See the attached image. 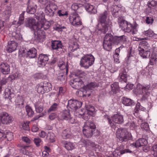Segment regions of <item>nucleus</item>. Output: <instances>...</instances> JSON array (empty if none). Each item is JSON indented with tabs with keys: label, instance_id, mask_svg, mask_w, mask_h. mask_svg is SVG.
I'll use <instances>...</instances> for the list:
<instances>
[{
	"label": "nucleus",
	"instance_id": "obj_1",
	"mask_svg": "<svg viewBox=\"0 0 157 157\" xmlns=\"http://www.w3.org/2000/svg\"><path fill=\"white\" fill-rule=\"evenodd\" d=\"M125 41L126 38L124 35L113 36L111 33H107L104 38L103 47L105 50L109 51L112 48V46L113 44H122Z\"/></svg>",
	"mask_w": 157,
	"mask_h": 157
},
{
	"label": "nucleus",
	"instance_id": "obj_2",
	"mask_svg": "<svg viewBox=\"0 0 157 157\" xmlns=\"http://www.w3.org/2000/svg\"><path fill=\"white\" fill-rule=\"evenodd\" d=\"M108 14V12L105 10L99 14L98 18V23L96 27L98 31L104 34L111 29V22L106 21Z\"/></svg>",
	"mask_w": 157,
	"mask_h": 157
},
{
	"label": "nucleus",
	"instance_id": "obj_3",
	"mask_svg": "<svg viewBox=\"0 0 157 157\" xmlns=\"http://www.w3.org/2000/svg\"><path fill=\"white\" fill-rule=\"evenodd\" d=\"M86 74L83 71L79 72L75 74V78L71 80L70 84L71 87L78 90L83 88L84 85L82 79L84 78Z\"/></svg>",
	"mask_w": 157,
	"mask_h": 157
},
{
	"label": "nucleus",
	"instance_id": "obj_4",
	"mask_svg": "<svg viewBox=\"0 0 157 157\" xmlns=\"http://www.w3.org/2000/svg\"><path fill=\"white\" fill-rule=\"evenodd\" d=\"M116 136L117 138L121 142H127L132 139L131 133L125 128H121L117 129Z\"/></svg>",
	"mask_w": 157,
	"mask_h": 157
},
{
	"label": "nucleus",
	"instance_id": "obj_5",
	"mask_svg": "<svg viewBox=\"0 0 157 157\" xmlns=\"http://www.w3.org/2000/svg\"><path fill=\"white\" fill-rule=\"evenodd\" d=\"M94 60L95 58L92 55H85L81 58L80 65L81 67L87 69L93 64Z\"/></svg>",
	"mask_w": 157,
	"mask_h": 157
},
{
	"label": "nucleus",
	"instance_id": "obj_6",
	"mask_svg": "<svg viewBox=\"0 0 157 157\" xmlns=\"http://www.w3.org/2000/svg\"><path fill=\"white\" fill-rule=\"evenodd\" d=\"M96 128V125L93 122H88L87 125L85 126V128L83 129V133L87 138L91 137L93 135L96 136V135H94Z\"/></svg>",
	"mask_w": 157,
	"mask_h": 157
},
{
	"label": "nucleus",
	"instance_id": "obj_7",
	"mask_svg": "<svg viewBox=\"0 0 157 157\" xmlns=\"http://www.w3.org/2000/svg\"><path fill=\"white\" fill-rule=\"evenodd\" d=\"M151 86L149 85H143L138 83L136 85V89L138 93L143 95L141 98L142 100H145L148 97L150 93L148 91L150 90Z\"/></svg>",
	"mask_w": 157,
	"mask_h": 157
},
{
	"label": "nucleus",
	"instance_id": "obj_8",
	"mask_svg": "<svg viewBox=\"0 0 157 157\" xmlns=\"http://www.w3.org/2000/svg\"><path fill=\"white\" fill-rule=\"evenodd\" d=\"M69 20L70 23L74 26H77L82 24L80 17L76 12L71 14L69 17Z\"/></svg>",
	"mask_w": 157,
	"mask_h": 157
},
{
	"label": "nucleus",
	"instance_id": "obj_9",
	"mask_svg": "<svg viewBox=\"0 0 157 157\" xmlns=\"http://www.w3.org/2000/svg\"><path fill=\"white\" fill-rule=\"evenodd\" d=\"M38 25V23L36 22L35 20L33 18L29 17L25 20V26L33 30L37 29Z\"/></svg>",
	"mask_w": 157,
	"mask_h": 157
},
{
	"label": "nucleus",
	"instance_id": "obj_10",
	"mask_svg": "<svg viewBox=\"0 0 157 157\" xmlns=\"http://www.w3.org/2000/svg\"><path fill=\"white\" fill-rule=\"evenodd\" d=\"M0 119L2 123L6 124L11 123L13 121V117L6 112L0 113Z\"/></svg>",
	"mask_w": 157,
	"mask_h": 157
},
{
	"label": "nucleus",
	"instance_id": "obj_11",
	"mask_svg": "<svg viewBox=\"0 0 157 157\" xmlns=\"http://www.w3.org/2000/svg\"><path fill=\"white\" fill-rule=\"evenodd\" d=\"M82 104V102L77 100L71 99L68 101L67 106L71 109L76 110L81 106Z\"/></svg>",
	"mask_w": 157,
	"mask_h": 157
},
{
	"label": "nucleus",
	"instance_id": "obj_12",
	"mask_svg": "<svg viewBox=\"0 0 157 157\" xmlns=\"http://www.w3.org/2000/svg\"><path fill=\"white\" fill-rule=\"evenodd\" d=\"M33 0H29L28 4L27 12L31 14H33L36 12L37 6L33 2Z\"/></svg>",
	"mask_w": 157,
	"mask_h": 157
},
{
	"label": "nucleus",
	"instance_id": "obj_13",
	"mask_svg": "<svg viewBox=\"0 0 157 157\" xmlns=\"http://www.w3.org/2000/svg\"><path fill=\"white\" fill-rule=\"evenodd\" d=\"M48 60V56L46 54H40L39 56L38 63L39 67H42L45 65V63Z\"/></svg>",
	"mask_w": 157,
	"mask_h": 157
},
{
	"label": "nucleus",
	"instance_id": "obj_14",
	"mask_svg": "<svg viewBox=\"0 0 157 157\" xmlns=\"http://www.w3.org/2000/svg\"><path fill=\"white\" fill-rule=\"evenodd\" d=\"M22 53H25V56L26 57H29V58H33L36 56L37 51L34 48H32L31 49L26 51L25 50H23Z\"/></svg>",
	"mask_w": 157,
	"mask_h": 157
},
{
	"label": "nucleus",
	"instance_id": "obj_15",
	"mask_svg": "<svg viewBox=\"0 0 157 157\" xmlns=\"http://www.w3.org/2000/svg\"><path fill=\"white\" fill-rule=\"evenodd\" d=\"M34 34L36 39L40 40L45 38V32L42 29H36L34 30Z\"/></svg>",
	"mask_w": 157,
	"mask_h": 157
},
{
	"label": "nucleus",
	"instance_id": "obj_16",
	"mask_svg": "<svg viewBox=\"0 0 157 157\" xmlns=\"http://www.w3.org/2000/svg\"><path fill=\"white\" fill-rule=\"evenodd\" d=\"M10 70V66L8 63H2L0 65V71L3 74H9Z\"/></svg>",
	"mask_w": 157,
	"mask_h": 157
},
{
	"label": "nucleus",
	"instance_id": "obj_17",
	"mask_svg": "<svg viewBox=\"0 0 157 157\" xmlns=\"http://www.w3.org/2000/svg\"><path fill=\"white\" fill-rule=\"evenodd\" d=\"M112 118L113 121L115 123L121 124L124 122L123 117L119 114H114Z\"/></svg>",
	"mask_w": 157,
	"mask_h": 157
},
{
	"label": "nucleus",
	"instance_id": "obj_18",
	"mask_svg": "<svg viewBox=\"0 0 157 157\" xmlns=\"http://www.w3.org/2000/svg\"><path fill=\"white\" fill-rule=\"evenodd\" d=\"M138 49L145 51L147 53H150L151 48L146 41H143L140 43Z\"/></svg>",
	"mask_w": 157,
	"mask_h": 157
},
{
	"label": "nucleus",
	"instance_id": "obj_19",
	"mask_svg": "<svg viewBox=\"0 0 157 157\" xmlns=\"http://www.w3.org/2000/svg\"><path fill=\"white\" fill-rule=\"evenodd\" d=\"M25 11H23L22 13L20 14L18 21H14L12 22V25H15V27L16 28H17L18 27L23 24L24 23V14Z\"/></svg>",
	"mask_w": 157,
	"mask_h": 157
},
{
	"label": "nucleus",
	"instance_id": "obj_20",
	"mask_svg": "<svg viewBox=\"0 0 157 157\" xmlns=\"http://www.w3.org/2000/svg\"><path fill=\"white\" fill-rule=\"evenodd\" d=\"M147 144V140L144 138L138 139L135 143L132 144V145L136 147L146 145Z\"/></svg>",
	"mask_w": 157,
	"mask_h": 157
},
{
	"label": "nucleus",
	"instance_id": "obj_21",
	"mask_svg": "<svg viewBox=\"0 0 157 157\" xmlns=\"http://www.w3.org/2000/svg\"><path fill=\"white\" fill-rule=\"evenodd\" d=\"M123 30L126 32H132L133 34H135L137 31L136 27L135 25L133 26L132 24L129 23H128L125 27V29H123Z\"/></svg>",
	"mask_w": 157,
	"mask_h": 157
},
{
	"label": "nucleus",
	"instance_id": "obj_22",
	"mask_svg": "<svg viewBox=\"0 0 157 157\" xmlns=\"http://www.w3.org/2000/svg\"><path fill=\"white\" fill-rule=\"evenodd\" d=\"M121 100L122 103L125 106H132L135 104V103L133 100L126 97H123Z\"/></svg>",
	"mask_w": 157,
	"mask_h": 157
},
{
	"label": "nucleus",
	"instance_id": "obj_23",
	"mask_svg": "<svg viewBox=\"0 0 157 157\" xmlns=\"http://www.w3.org/2000/svg\"><path fill=\"white\" fill-rule=\"evenodd\" d=\"M59 118L61 120H68L71 118L70 111L67 110L62 112L59 117Z\"/></svg>",
	"mask_w": 157,
	"mask_h": 157
},
{
	"label": "nucleus",
	"instance_id": "obj_24",
	"mask_svg": "<svg viewBox=\"0 0 157 157\" xmlns=\"http://www.w3.org/2000/svg\"><path fill=\"white\" fill-rule=\"evenodd\" d=\"M84 7L86 11L91 14H95L97 13V10L94 6L89 3H85Z\"/></svg>",
	"mask_w": 157,
	"mask_h": 157
},
{
	"label": "nucleus",
	"instance_id": "obj_25",
	"mask_svg": "<svg viewBox=\"0 0 157 157\" xmlns=\"http://www.w3.org/2000/svg\"><path fill=\"white\" fill-rule=\"evenodd\" d=\"M51 46L52 49L55 50L62 49L63 47L60 41L55 40L52 41Z\"/></svg>",
	"mask_w": 157,
	"mask_h": 157
},
{
	"label": "nucleus",
	"instance_id": "obj_26",
	"mask_svg": "<svg viewBox=\"0 0 157 157\" xmlns=\"http://www.w3.org/2000/svg\"><path fill=\"white\" fill-rule=\"evenodd\" d=\"M17 44L14 41H11L8 42V48L7 51L9 52H12L16 49Z\"/></svg>",
	"mask_w": 157,
	"mask_h": 157
},
{
	"label": "nucleus",
	"instance_id": "obj_27",
	"mask_svg": "<svg viewBox=\"0 0 157 157\" xmlns=\"http://www.w3.org/2000/svg\"><path fill=\"white\" fill-rule=\"evenodd\" d=\"M118 23L120 27L123 30L125 29V27L128 22L124 19L123 17L121 16L118 18Z\"/></svg>",
	"mask_w": 157,
	"mask_h": 157
},
{
	"label": "nucleus",
	"instance_id": "obj_28",
	"mask_svg": "<svg viewBox=\"0 0 157 157\" xmlns=\"http://www.w3.org/2000/svg\"><path fill=\"white\" fill-rule=\"evenodd\" d=\"M65 75H66L65 72L62 70L57 71L56 72V75L57 76L58 79L61 82L65 80Z\"/></svg>",
	"mask_w": 157,
	"mask_h": 157
},
{
	"label": "nucleus",
	"instance_id": "obj_29",
	"mask_svg": "<svg viewBox=\"0 0 157 157\" xmlns=\"http://www.w3.org/2000/svg\"><path fill=\"white\" fill-rule=\"evenodd\" d=\"M119 79H121L124 82H127V74L126 70L124 68H123L121 70V72L119 74L118 77Z\"/></svg>",
	"mask_w": 157,
	"mask_h": 157
},
{
	"label": "nucleus",
	"instance_id": "obj_30",
	"mask_svg": "<svg viewBox=\"0 0 157 157\" xmlns=\"http://www.w3.org/2000/svg\"><path fill=\"white\" fill-rule=\"evenodd\" d=\"M58 65L61 70L63 71V70L64 69L65 71L66 74L67 75L68 72V68L67 64L66 65L64 62L62 61L58 63Z\"/></svg>",
	"mask_w": 157,
	"mask_h": 157
},
{
	"label": "nucleus",
	"instance_id": "obj_31",
	"mask_svg": "<svg viewBox=\"0 0 157 157\" xmlns=\"http://www.w3.org/2000/svg\"><path fill=\"white\" fill-rule=\"evenodd\" d=\"M51 25L50 23L48 22H45L44 23H38L37 29H42L43 28L45 30L48 29Z\"/></svg>",
	"mask_w": 157,
	"mask_h": 157
},
{
	"label": "nucleus",
	"instance_id": "obj_32",
	"mask_svg": "<svg viewBox=\"0 0 157 157\" xmlns=\"http://www.w3.org/2000/svg\"><path fill=\"white\" fill-rule=\"evenodd\" d=\"M14 96V94L11 92V90L9 89L6 90L4 96V97L6 99L7 98L10 100L12 98H13Z\"/></svg>",
	"mask_w": 157,
	"mask_h": 157
},
{
	"label": "nucleus",
	"instance_id": "obj_33",
	"mask_svg": "<svg viewBox=\"0 0 157 157\" xmlns=\"http://www.w3.org/2000/svg\"><path fill=\"white\" fill-rule=\"evenodd\" d=\"M111 91L113 94H115L119 90L118 83L117 82H114L111 85Z\"/></svg>",
	"mask_w": 157,
	"mask_h": 157
},
{
	"label": "nucleus",
	"instance_id": "obj_34",
	"mask_svg": "<svg viewBox=\"0 0 157 157\" xmlns=\"http://www.w3.org/2000/svg\"><path fill=\"white\" fill-rule=\"evenodd\" d=\"M63 144L64 145V147L68 150H71L74 148V145L72 143L64 141Z\"/></svg>",
	"mask_w": 157,
	"mask_h": 157
},
{
	"label": "nucleus",
	"instance_id": "obj_35",
	"mask_svg": "<svg viewBox=\"0 0 157 157\" xmlns=\"http://www.w3.org/2000/svg\"><path fill=\"white\" fill-rule=\"evenodd\" d=\"M42 85L45 92H48L50 90L51 88V84L47 82H41Z\"/></svg>",
	"mask_w": 157,
	"mask_h": 157
},
{
	"label": "nucleus",
	"instance_id": "obj_36",
	"mask_svg": "<svg viewBox=\"0 0 157 157\" xmlns=\"http://www.w3.org/2000/svg\"><path fill=\"white\" fill-rule=\"evenodd\" d=\"M45 13L46 15L51 17L54 16L55 13L54 11H53L47 6L45 8Z\"/></svg>",
	"mask_w": 157,
	"mask_h": 157
},
{
	"label": "nucleus",
	"instance_id": "obj_37",
	"mask_svg": "<svg viewBox=\"0 0 157 157\" xmlns=\"http://www.w3.org/2000/svg\"><path fill=\"white\" fill-rule=\"evenodd\" d=\"M25 108L28 116L30 117H33L34 114V112L32 108L27 105L25 106Z\"/></svg>",
	"mask_w": 157,
	"mask_h": 157
},
{
	"label": "nucleus",
	"instance_id": "obj_38",
	"mask_svg": "<svg viewBox=\"0 0 157 157\" xmlns=\"http://www.w3.org/2000/svg\"><path fill=\"white\" fill-rule=\"evenodd\" d=\"M143 34L145 36L149 37H156L157 34L155 33L152 30L149 29L147 31H144Z\"/></svg>",
	"mask_w": 157,
	"mask_h": 157
},
{
	"label": "nucleus",
	"instance_id": "obj_39",
	"mask_svg": "<svg viewBox=\"0 0 157 157\" xmlns=\"http://www.w3.org/2000/svg\"><path fill=\"white\" fill-rule=\"evenodd\" d=\"M96 86V84L95 82H91L87 85L86 86H84V89L86 90V91H87L89 90H92Z\"/></svg>",
	"mask_w": 157,
	"mask_h": 157
},
{
	"label": "nucleus",
	"instance_id": "obj_40",
	"mask_svg": "<svg viewBox=\"0 0 157 157\" xmlns=\"http://www.w3.org/2000/svg\"><path fill=\"white\" fill-rule=\"evenodd\" d=\"M139 54L143 58H146L149 57L150 56V53H148L145 52V51L143 50L140 49H138Z\"/></svg>",
	"mask_w": 157,
	"mask_h": 157
},
{
	"label": "nucleus",
	"instance_id": "obj_41",
	"mask_svg": "<svg viewBox=\"0 0 157 157\" xmlns=\"http://www.w3.org/2000/svg\"><path fill=\"white\" fill-rule=\"evenodd\" d=\"M62 136L64 139L69 138L71 136L69 131L67 129L63 130L62 132Z\"/></svg>",
	"mask_w": 157,
	"mask_h": 157
},
{
	"label": "nucleus",
	"instance_id": "obj_42",
	"mask_svg": "<svg viewBox=\"0 0 157 157\" xmlns=\"http://www.w3.org/2000/svg\"><path fill=\"white\" fill-rule=\"evenodd\" d=\"M43 85H42V84H41V82L38 84L36 86V87L37 89V92L38 93L43 94L45 93V91L44 90L43 87Z\"/></svg>",
	"mask_w": 157,
	"mask_h": 157
},
{
	"label": "nucleus",
	"instance_id": "obj_43",
	"mask_svg": "<svg viewBox=\"0 0 157 157\" xmlns=\"http://www.w3.org/2000/svg\"><path fill=\"white\" fill-rule=\"evenodd\" d=\"M35 80L40 79H43L45 78V76L41 73H37L33 75Z\"/></svg>",
	"mask_w": 157,
	"mask_h": 157
},
{
	"label": "nucleus",
	"instance_id": "obj_44",
	"mask_svg": "<svg viewBox=\"0 0 157 157\" xmlns=\"http://www.w3.org/2000/svg\"><path fill=\"white\" fill-rule=\"evenodd\" d=\"M36 111L38 113L42 112L43 110L42 106L39 105L38 103L36 102L34 104Z\"/></svg>",
	"mask_w": 157,
	"mask_h": 157
},
{
	"label": "nucleus",
	"instance_id": "obj_45",
	"mask_svg": "<svg viewBox=\"0 0 157 157\" xmlns=\"http://www.w3.org/2000/svg\"><path fill=\"white\" fill-rule=\"evenodd\" d=\"M92 114L90 113V112L85 111L82 113L81 116H82V118L86 121H87L91 117Z\"/></svg>",
	"mask_w": 157,
	"mask_h": 157
},
{
	"label": "nucleus",
	"instance_id": "obj_46",
	"mask_svg": "<svg viewBox=\"0 0 157 157\" xmlns=\"http://www.w3.org/2000/svg\"><path fill=\"white\" fill-rule=\"evenodd\" d=\"M148 6L151 8L155 7L157 6V0H152L149 2L147 4Z\"/></svg>",
	"mask_w": 157,
	"mask_h": 157
},
{
	"label": "nucleus",
	"instance_id": "obj_47",
	"mask_svg": "<svg viewBox=\"0 0 157 157\" xmlns=\"http://www.w3.org/2000/svg\"><path fill=\"white\" fill-rule=\"evenodd\" d=\"M12 37L13 39H15L16 40H19L22 38V36L20 33H16L15 32L12 33Z\"/></svg>",
	"mask_w": 157,
	"mask_h": 157
},
{
	"label": "nucleus",
	"instance_id": "obj_48",
	"mask_svg": "<svg viewBox=\"0 0 157 157\" xmlns=\"http://www.w3.org/2000/svg\"><path fill=\"white\" fill-rule=\"evenodd\" d=\"M58 105L56 103H53L50 107L48 110V112H50L52 111H55L58 108Z\"/></svg>",
	"mask_w": 157,
	"mask_h": 157
},
{
	"label": "nucleus",
	"instance_id": "obj_49",
	"mask_svg": "<svg viewBox=\"0 0 157 157\" xmlns=\"http://www.w3.org/2000/svg\"><path fill=\"white\" fill-rule=\"evenodd\" d=\"M86 112H90L91 114H92L94 111V106L91 105H86Z\"/></svg>",
	"mask_w": 157,
	"mask_h": 157
},
{
	"label": "nucleus",
	"instance_id": "obj_50",
	"mask_svg": "<svg viewBox=\"0 0 157 157\" xmlns=\"http://www.w3.org/2000/svg\"><path fill=\"white\" fill-rule=\"evenodd\" d=\"M121 9V7L117 6H113L111 8V10L112 12L114 13L118 12Z\"/></svg>",
	"mask_w": 157,
	"mask_h": 157
},
{
	"label": "nucleus",
	"instance_id": "obj_51",
	"mask_svg": "<svg viewBox=\"0 0 157 157\" xmlns=\"http://www.w3.org/2000/svg\"><path fill=\"white\" fill-rule=\"evenodd\" d=\"M29 121H24V123L22 125V128L23 129L25 130H30L29 127Z\"/></svg>",
	"mask_w": 157,
	"mask_h": 157
},
{
	"label": "nucleus",
	"instance_id": "obj_52",
	"mask_svg": "<svg viewBox=\"0 0 157 157\" xmlns=\"http://www.w3.org/2000/svg\"><path fill=\"white\" fill-rule=\"evenodd\" d=\"M47 6L50 8L53 11H54V12L57 9V6L53 3H51L50 4H48Z\"/></svg>",
	"mask_w": 157,
	"mask_h": 157
},
{
	"label": "nucleus",
	"instance_id": "obj_53",
	"mask_svg": "<svg viewBox=\"0 0 157 157\" xmlns=\"http://www.w3.org/2000/svg\"><path fill=\"white\" fill-rule=\"evenodd\" d=\"M105 117L107 119L109 123L110 124L111 128H115V124L114 123H113L111 121V119L107 115L105 116Z\"/></svg>",
	"mask_w": 157,
	"mask_h": 157
},
{
	"label": "nucleus",
	"instance_id": "obj_54",
	"mask_svg": "<svg viewBox=\"0 0 157 157\" xmlns=\"http://www.w3.org/2000/svg\"><path fill=\"white\" fill-rule=\"evenodd\" d=\"M7 138L8 140H11L13 138V133L11 132L8 133L7 134H5V138Z\"/></svg>",
	"mask_w": 157,
	"mask_h": 157
},
{
	"label": "nucleus",
	"instance_id": "obj_55",
	"mask_svg": "<svg viewBox=\"0 0 157 157\" xmlns=\"http://www.w3.org/2000/svg\"><path fill=\"white\" fill-rule=\"evenodd\" d=\"M153 18L151 17H147L146 20V22L148 24H152L154 21Z\"/></svg>",
	"mask_w": 157,
	"mask_h": 157
},
{
	"label": "nucleus",
	"instance_id": "obj_56",
	"mask_svg": "<svg viewBox=\"0 0 157 157\" xmlns=\"http://www.w3.org/2000/svg\"><path fill=\"white\" fill-rule=\"evenodd\" d=\"M79 8L78 5L76 3H73L71 7V9L75 11L78 10Z\"/></svg>",
	"mask_w": 157,
	"mask_h": 157
},
{
	"label": "nucleus",
	"instance_id": "obj_57",
	"mask_svg": "<svg viewBox=\"0 0 157 157\" xmlns=\"http://www.w3.org/2000/svg\"><path fill=\"white\" fill-rule=\"evenodd\" d=\"M57 13L59 16H63L67 15V12H64L63 10H59L58 11Z\"/></svg>",
	"mask_w": 157,
	"mask_h": 157
},
{
	"label": "nucleus",
	"instance_id": "obj_58",
	"mask_svg": "<svg viewBox=\"0 0 157 157\" xmlns=\"http://www.w3.org/2000/svg\"><path fill=\"white\" fill-rule=\"evenodd\" d=\"M34 141L36 146L38 147L40 145V143L41 142V140L39 138H36L34 139Z\"/></svg>",
	"mask_w": 157,
	"mask_h": 157
},
{
	"label": "nucleus",
	"instance_id": "obj_59",
	"mask_svg": "<svg viewBox=\"0 0 157 157\" xmlns=\"http://www.w3.org/2000/svg\"><path fill=\"white\" fill-rule=\"evenodd\" d=\"M22 140L23 141L25 142L27 144H29L30 143V140L27 137H22Z\"/></svg>",
	"mask_w": 157,
	"mask_h": 157
},
{
	"label": "nucleus",
	"instance_id": "obj_60",
	"mask_svg": "<svg viewBox=\"0 0 157 157\" xmlns=\"http://www.w3.org/2000/svg\"><path fill=\"white\" fill-rule=\"evenodd\" d=\"M140 126L141 128L147 130L148 129V125L147 123H142Z\"/></svg>",
	"mask_w": 157,
	"mask_h": 157
},
{
	"label": "nucleus",
	"instance_id": "obj_61",
	"mask_svg": "<svg viewBox=\"0 0 157 157\" xmlns=\"http://www.w3.org/2000/svg\"><path fill=\"white\" fill-rule=\"evenodd\" d=\"M119 151H113L110 155L111 157H118Z\"/></svg>",
	"mask_w": 157,
	"mask_h": 157
},
{
	"label": "nucleus",
	"instance_id": "obj_62",
	"mask_svg": "<svg viewBox=\"0 0 157 157\" xmlns=\"http://www.w3.org/2000/svg\"><path fill=\"white\" fill-rule=\"evenodd\" d=\"M57 115L55 113H52L50 114L49 116V118L50 120H52L54 119L57 117Z\"/></svg>",
	"mask_w": 157,
	"mask_h": 157
},
{
	"label": "nucleus",
	"instance_id": "obj_63",
	"mask_svg": "<svg viewBox=\"0 0 157 157\" xmlns=\"http://www.w3.org/2000/svg\"><path fill=\"white\" fill-rule=\"evenodd\" d=\"M140 104L139 102H137L136 104L135 110V113H137L139 110L140 108Z\"/></svg>",
	"mask_w": 157,
	"mask_h": 157
},
{
	"label": "nucleus",
	"instance_id": "obj_64",
	"mask_svg": "<svg viewBox=\"0 0 157 157\" xmlns=\"http://www.w3.org/2000/svg\"><path fill=\"white\" fill-rule=\"evenodd\" d=\"M132 151L128 149H125L122 150L120 151L121 154H123L125 153H131Z\"/></svg>",
	"mask_w": 157,
	"mask_h": 157
}]
</instances>
